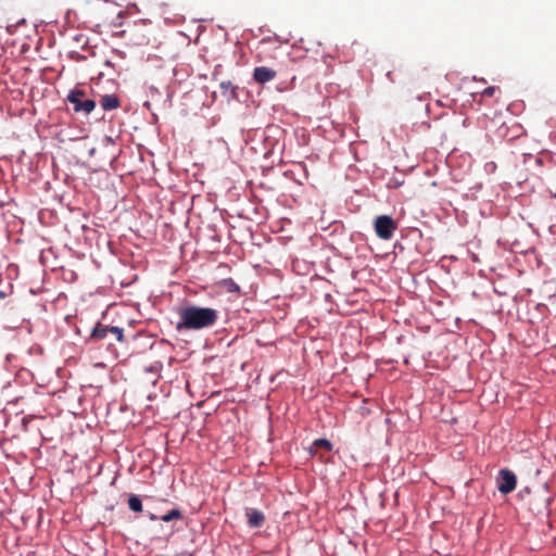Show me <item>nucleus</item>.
I'll list each match as a JSON object with an SVG mask.
<instances>
[{"label": "nucleus", "instance_id": "nucleus-1", "mask_svg": "<svg viewBox=\"0 0 556 556\" xmlns=\"http://www.w3.org/2000/svg\"><path fill=\"white\" fill-rule=\"evenodd\" d=\"M218 320V311L212 307L187 305L179 311L178 331L201 330L215 326Z\"/></svg>", "mask_w": 556, "mask_h": 556}, {"label": "nucleus", "instance_id": "nucleus-2", "mask_svg": "<svg viewBox=\"0 0 556 556\" xmlns=\"http://www.w3.org/2000/svg\"><path fill=\"white\" fill-rule=\"evenodd\" d=\"M376 235L382 240H390L397 228L395 220L388 215H380L374 222Z\"/></svg>", "mask_w": 556, "mask_h": 556}, {"label": "nucleus", "instance_id": "nucleus-3", "mask_svg": "<svg viewBox=\"0 0 556 556\" xmlns=\"http://www.w3.org/2000/svg\"><path fill=\"white\" fill-rule=\"evenodd\" d=\"M85 94L86 93L84 90L74 89L68 93L67 100L74 105L75 112H84L89 114L94 110L96 102L91 99L84 100Z\"/></svg>", "mask_w": 556, "mask_h": 556}, {"label": "nucleus", "instance_id": "nucleus-4", "mask_svg": "<svg viewBox=\"0 0 556 556\" xmlns=\"http://www.w3.org/2000/svg\"><path fill=\"white\" fill-rule=\"evenodd\" d=\"M497 489L502 494H509L516 488V475L509 469H501L497 478Z\"/></svg>", "mask_w": 556, "mask_h": 556}, {"label": "nucleus", "instance_id": "nucleus-5", "mask_svg": "<svg viewBox=\"0 0 556 556\" xmlns=\"http://www.w3.org/2000/svg\"><path fill=\"white\" fill-rule=\"evenodd\" d=\"M276 71L266 67V66H258L255 67L253 71V78L258 84H266L268 81H271L276 78Z\"/></svg>", "mask_w": 556, "mask_h": 556}, {"label": "nucleus", "instance_id": "nucleus-6", "mask_svg": "<svg viewBox=\"0 0 556 556\" xmlns=\"http://www.w3.org/2000/svg\"><path fill=\"white\" fill-rule=\"evenodd\" d=\"M245 516L248 518V523L251 528H258L265 521L264 514L258 509L248 508L245 510Z\"/></svg>", "mask_w": 556, "mask_h": 556}, {"label": "nucleus", "instance_id": "nucleus-7", "mask_svg": "<svg viewBox=\"0 0 556 556\" xmlns=\"http://www.w3.org/2000/svg\"><path fill=\"white\" fill-rule=\"evenodd\" d=\"M121 102L115 94H105L100 100V105L104 111L117 109Z\"/></svg>", "mask_w": 556, "mask_h": 556}, {"label": "nucleus", "instance_id": "nucleus-8", "mask_svg": "<svg viewBox=\"0 0 556 556\" xmlns=\"http://www.w3.org/2000/svg\"><path fill=\"white\" fill-rule=\"evenodd\" d=\"M318 450L330 452L332 450V443L327 439H317L309 447L311 455H316Z\"/></svg>", "mask_w": 556, "mask_h": 556}, {"label": "nucleus", "instance_id": "nucleus-9", "mask_svg": "<svg viewBox=\"0 0 556 556\" xmlns=\"http://www.w3.org/2000/svg\"><path fill=\"white\" fill-rule=\"evenodd\" d=\"M109 329H110L109 326L98 324L91 332V338L93 340H102V339L106 338V336L110 333Z\"/></svg>", "mask_w": 556, "mask_h": 556}, {"label": "nucleus", "instance_id": "nucleus-10", "mask_svg": "<svg viewBox=\"0 0 556 556\" xmlns=\"http://www.w3.org/2000/svg\"><path fill=\"white\" fill-rule=\"evenodd\" d=\"M179 519H182V513L177 508L169 510L167 514H165L161 517V520H163L164 522H169L172 520H179Z\"/></svg>", "mask_w": 556, "mask_h": 556}, {"label": "nucleus", "instance_id": "nucleus-11", "mask_svg": "<svg viewBox=\"0 0 556 556\" xmlns=\"http://www.w3.org/2000/svg\"><path fill=\"white\" fill-rule=\"evenodd\" d=\"M220 286L228 292H239L240 287L231 279H223Z\"/></svg>", "mask_w": 556, "mask_h": 556}, {"label": "nucleus", "instance_id": "nucleus-12", "mask_svg": "<svg viewBox=\"0 0 556 556\" xmlns=\"http://www.w3.org/2000/svg\"><path fill=\"white\" fill-rule=\"evenodd\" d=\"M128 506L132 511H136V513L142 510V502L137 495L129 496Z\"/></svg>", "mask_w": 556, "mask_h": 556}, {"label": "nucleus", "instance_id": "nucleus-13", "mask_svg": "<svg viewBox=\"0 0 556 556\" xmlns=\"http://www.w3.org/2000/svg\"><path fill=\"white\" fill-rule=\"evenodd\" d=\"M219 88L222 89V92L224 94H226L228 91L231 93V94H235V91H236V88L235 86L231 84V81H223L219 84Z\"/></svg>", "mask_w": 556, "mask_h": 556}, {"label": "nucleus", "instance_id": "nucleus-14", "mask_svg": "<svg viewBox=\"0 0 556 556\" xmlns=\"http://www.w3.org/2000/svg\"><path fill=\"white\" fill-rule=\"evenodd\" d=\"M109 330H110L109 332H110L111 334H113V336H115V337H116L117 341H119V342H122V341H123L124 336H123V329H122V328H119V327H115V326H112V327H110V329H109Z\"/></svg>", "mask_w": 556, "mask_h": 556}, {"label": "nucleus", "instance_id": "nucleus-15", "mask_svg": "<svg viewBox=\"0 0 556 556\" xmlns=\"http://www.w3.org/2000/svg\"><path fill=\"white\" fill-rule=\"evenodd\" d=\"M498 88L495 87V86H490V87H486L483 91H482V96L483 97H493L495 91L497 90Z\"/></svg>", "mask_w": 556, "mask_h": 556}, {"label": "nucleus", "instance_id": "nucleus-16", "mask_svg": "<svg viewBox=\"0 0 556 556\" xmlns=\"http://www.w3.org/2000/svg\"><path fill=\"white\" fill-rule=\"evenodd\" d=\"M5 296H7L5 291H2V290H1V291H0V299H4Z\"/></svg>", "mask_w": 556, "mask_h": 556}, {"label": "nucleus", "instance_id": "nucleus-17", "mask_svg": "<svg viewBox=\"0 0 556 556\" xmlns=\"http://www.w3.org/2000/svg\"><path fill=\"white\" fill-rule=\"evenodd\" d=\"M150 519H151V520H156V519H157V516H155L154 514H151V515H150Z\"/></svg>", "mask_w": 556, "mask_h": 556}]
</instances>
